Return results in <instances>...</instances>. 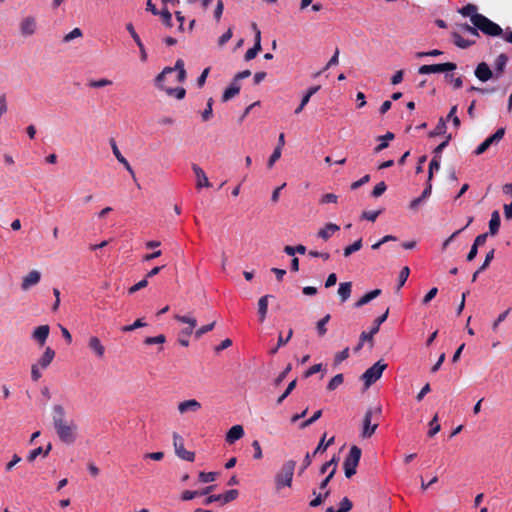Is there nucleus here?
Instances as JSON below:
<instances>
[{"label":"nucleus","instance_id":"obj_1","mask_svg":"<svg viewBox=\"0 0 512 512\" xmlns=\"http://www.w3.org/2000/svg\"><path fill=\"white\" fill-rule=\"evenodd\" d=\"M381 406L370 407L365 412L362 422L361 436L363 438H370L378 427V419L381 415Z\"/></svg>","mask_w":512,"mask_h":512},{"label":"nucleus","instance_id":"obj_2","mask_svg":"<svg viewBox=\"0 0 512 512\" xmlns=\"http://www.w3.org/2000/svg\"><path fill=\"white\" fill-rule=\"evenodd\" d=\"M296 467V461L288 460L283 463L280 470L275 475L276 490H281L283 487H291L293 475Z\"/></svg>","mask_w":512,"mask_h":512},{"label":"nucleus","instance_id":"obj_3","mask_svg":"<svg viewBox=\"0 0 512 512\" xmlns=\"http://www.w3.org/2000/svg\"><path fill=\"white\" fill-rule=\"evenodd\" d=\"M472 24L479 29L483 34L491 37L503 36V29L495 22L491 21L486 16L475 15L472 19Z\"/></svg>","mask_w":512,"mask_h":512},{"label":"nucleus","instance_id":"obj_4","mask_svg":"<svg viewBox=\"0 0 512 512\" xmlns=\"http://www.w3.org/2000/svg\"><path fill=\"white\" fill-rule=\"evenodd\" d=\"M361 453V449L356 445H353L350 448L349 453L343 463L345 476L347 478H351L356 474V469L361 458Z\"/></svg>","mask_w":512,"mask_h":512},{"label":"nucleus","instance_id":"obj_5","mask_svg":"<svg viewBox=\"0 0 512 512\" xmlns=\"http://www.w3.org/2000/svg\"><path fill=\"white\" fill-rule=\"evenodd\" d=\"M387 368V364L383 360L377 361L370 368H368L362 375L361 380L364 382L366 388L370 387L377 380H379Z\"/></svg>","mask_w":512,"mask_h":512},{"label":"nucleus","instance_id":"obj_6","mask_svg":"<svg viewBox=\"0 0 512 512\" xmlns=\"http://www.w3.org/2000/svg\"><path fill=\"white\" fill-rule=\"evenodd\" d=\"M175 70L178 71L177 75V81L178 82H184L186 79V71L184 69V61L182 59H178L175 63L174 67H165L163 71L157 75L155 78V84L159 89H163V83L165 80V77L168 74H172Z\"/></svg>","mask_w":512,"mask_h":512},{"label":"nucleus","instance_id":"obj_7","mask_svg":"<svg viewBox=\"0 0 512 512\" xmlns=\"http://www.w3.org/2000/svg\"><path fill=\"white\" fill-rule=\"evenodd\" d=\"M389 314V309L385 311V313L379 317H377L374 321L373 327L369 332L363 331L360 334V340L357 346L354 348V352H358L362 349L365 341L373 342V336L379 331V328L383 322L386 321Z\"/></svg>","mask_w":512,"mask_h":512},{"label":"nucleus","instance_id":"obj_8","mask_svg":"<svg viewBox=\"0 0 512 512\" xmlns=\"http://www.w3.org/2000/svg\"><path fill=\"white\" fill-rule=\"evenodd\" d=\"M56 433L63 443L68 445L73 444L77 438V425L73 420H70L69 425L60 427V429L57 430Z\"/></svg>","mask_w":512,"mask_h":512},{"label":"nucleus","instance_id":"obj_9","mask_svg":"<svg viewBox=\"0 0 512 512\" xmlns=\"http://www.w3.org/2000/svg\"><path fill=\"white\" fill-rule=\"evenodd\" d=\"M173 444L175 448V453L179 458L190 462L194 461V452L188 451L184 448V440L177 433H174L173 435Z\"/></svg>","mask_w":512,"mask_h":512},{"label":"nucleus","instance_id":"obj_10","mask_svg":"<svg viewBox=\"0 0 512 512\" xmlns=\"http://www.w3.org/2000/svg\"><path fill=\"white\" fill-rule=\"evenodd\" d=\"M505 135V129L499 128L494 134L486 138L474 151V154L479 156L483 154L490 146L497 144Z\"/></svg>","mask_w":512,"mask_h":512},{"label":"nucleus","instance_id":"obj_11","mask_svg":"<svg viewBox=\"0 0 512 512\" xmlns=\"http://www.w3.org/2000/svg\"><path fill=\"white\" fill-rule=\"evenodd\" d=\"M457 68L456 64L453 62L432 64V65H422L418 72L419 74H430V73H440L445 71H453Z\"/></svg>","mask_w":512,"mask_h":512},{"label":"nucleus","instance_id":"obj_12","mask_svg":"<svg viewBox=\"0 0 512 512\" xmlns=\"http://www.w3.org/2000/svg\"><path fill=\"white\" fill-rule=\"evenodd\" d=\"M238 495H239L238 490L231 489V490L226 491L224 494L210 495V496L206 497L204 500V504L209 505L213 502H221V504H226V503H229V502L235 500L238 497Z\"/></svg>","mask_w":512,"mask_h":512},{"label":"nucleus","instance_id":"obj_13","mask_svg":"<svg viewBox=\"0 0 512 512\" xmlns=\"http://www.w3.org/2000/svg\"><path fill=\"white\" fill-rule=\"evenodd\" d=\"M20 33L23 37H29L36 33L37 21L34 16H26L19 23Z\"/></svg>","mask_w":512,"mask_h":512},{"label":"nucleus","instance_id":"obj_14","mask_svg":"<svg viewBox=\"0 0 512 512\" xmlns=\"http://www.w3.org/2000/svg\"><path fill=\"white\" fill-rule=\"evenodd\" d=\"M53 425L55 430H59L60 427H64L65 425H69L70 421H68L65 417V410L62 405H54L53 406Z\"/></svg>","mask_w":512,"mask_h":512},{"label":"nucleus","instance_id":"obj_15","mask_svg":"<svg viewBox=\"0 0 512 512\" xmlns=\"http://www.w3.org/2000/svg\"><path fill=\"white\" fill-rule=\"evenodd\" d=\"M174 318H175V320H177L180 323L188 324V327L181 330L180 335L189 337L193 333V330L197 325V320L194 317H191L188 315H179V314H176L174 316Z\"/></svg>","mask_w":512,"mask_h":512},{"label":"nucleus","instance_id":"obj_16","mask_svg":"<svg viewBox=\"0 0 512 512\" xmlns=\"http://www.w3.org/2000/svg\"><path fill=\"white\" fill-rule=\"evenodd\" d=\"M474 74L481 82H487L494 77L493 71L486 62L479 63L475 68Z\"/></svg>","mask_w":512,"mask_h":512},{"label":"nucleus","instance_id":"obj_17","mask_svg":"<svg viewBox=\"0 0 512 512\" xmlns=\"http://www.w3.org/2000/svg\"><path fill=\"white\" fill-rule=\"evenodd\" d=\"M41 273L37 270L30 271L26 276L23 277L21 282V289L27 291L32 286L37 285L40 282Z\"/></svg>","mask_w":512,"mask_h":512},{"label":"nucleus","instance_id":"obj_18","mask_svg":"<svg viewBox=\"0 0 512 512\" xmlns=\"http://www.w3.org/2000/svg\"><path fill=\"white\" fill-rule=\"evenodd\" d=\"M192 170L195 174V177L197 179L196 187L198 189L200 188H208L211 186V183L208 180V177L206 176L204 170L198 166L197 164H192Z\"/></svg>","mask_w":512,"mask_h":512},{"label":"nucleus","instance_id":"obj_19","mask_svg":"<svg viewBox=\"0 0 512 512\" xmlns=\"http://www.w3.org/2000/svg\"><path fill=\"white\" fill-rule=\"evenodd\" d=\"M201 409V403L196 399H189L178 404V411L180 414L187 412H197Z\"/></svg>","mask_w":512,"mask_h":512},{"label":"nucleus","instance_id":"obj_20","mask_svg":"<svg viewBox=\"0 0 512 512\" xmlns=\"http://www.w3.org/2000/svg\"><path fill=\"white\" fill-rule=\"evenodd\" d=\"M50 327L49 325H40L32 333V338L38 342L40 346H43L49 336Z\"/></svg>","mask_w":512,"mask_h":512},{"label":"nucleus","instance_id":"obj_21","mask_svg":"<svg viewBox=\"0 0 512 512\" xmlns=\"http://www.w3.org/2000/svg\"><path fill=\"white\" fill-rule=\"evenodd\" d=\"M508 63V56L504 53H501L497 56L494 61V78L498 79L504 73L506 66Z\"/></svg>","mask_w":512,"mask_h":512},{"label":"nucleus","instance_id":"obj_22","mask_svg":"<svg viewBox=\"0 0 512 512\" xmlns=\"http://www.w3.org/2000/svg\"><path fill=\"white\" fill-rule=\"evenodd\" d=\"M214 488H215V485H210L202 490H196V491L185 490L181 494V499L183 501H189V500L194 499L195 497L208 495L210 492H212L214 490Z\"/></svg>","mask_w":512,"mask_h":512},{"label":"nucleus","instance_id":"obj_23","mask_svg":"<svg viewBox=\"0 0 512 512\" xmlns=\"http://www.w3.org/2000/svg\"><path fill=\"white\" fill-rule=\"evenodd\" d=\"M88 347L98 358L104 357L105 347L97 336L89 338Z\"/></svg>","mask_w":512,"mask_h":512},{"label":"nucleus","instance_id":"obj_24","mask_svg":"<svg viewBox=\"0 0 512 512\" xmlns=\"http://www.w3.org/2000/svg\"><path fill=\"white\" fill-rule=\"evenodd\" d=\"M395 138V135L392 132H387L384 135L378 136L376 138L377 141L380 143L374 147L373 152L375 154L380 153L382 150L386 149L389 146V141L393 140Z\"/></svg>","mask_w":512,"mask_h":512},{"label":"nucleus","instance_id":"obj_25","mask_svg":"<svg viewBox=\"0 0 512 512\" xmlns=\"http://www.w3.org/2000/svg\"><path fill=\"white\" fill-rule=\"evenodd\" d=\"M244 435V429L241 425L232 426L226 434V441L229 444L234 443L235 441L242 438Z\"/></svg>","mask_w":512,"mask_h":512},{"label":"nucleus","instance_id":"obj_26","mask_svg":"<svg viewBox=\"0 0 512 512\" xmlns=\"http://www.w3.org/2000/svg\"><path fill=\"white\" fill-rule=\"evenodd\" d=\"M340 227L334 223H328L323 228H321L317 235L319 238L323 240H328L335 232L339 231Z\"/></svg>","mask_w":512,"mask_h":512},{"label":"nucleus","instance_id":"obj_27","mask_svg":"<svg viewBox=\"0 0 512 512\" xmlns=\"http://www.w3.org/2000/svg\"><path fill=\"white\" fill-rule=\"evenodd\" d=\"M272 297V295H264L258 300V316L261 323H263L266 319L268 311V299Z\"/></svg>","mask_w":512,"mask_h":512},{"label":"nucleus","instance_id":"obj_28","mask_svg":"<svg viewBox=\"0 0 512 512\" xmlns=\"http://www.w3.org/2000/svg\"><path fill=\"white\" fill-rule=\"evenodd\" d=\"M54 357L55 351L52 348L47 347L36 364H38L42 369H46L51 364Z\"/></svg>","mask_w":512,"mask_h":512},{"label":"nucleus","instance_id":"obj_29","mask_svg":"<svg viewBox=\"0 0 512 512\" xmlns=\"http://www.w3.org/2000/svg\"><path fill=\"white\" fill-rule=\"evenodd\" d=\"M451 36L453 39V43L461 49L469 48L470 46L475 44V40L465 39L458 32H452Z\"/></svg>","mask_w":512,"mask_h":512},{"label":"nucleus","instance_id":"obj_30","mask_svg":"<svg viewBox=\"0 0 512 512\" xmlns=\"http://www.w3.org/2000/svg\"><path fill=\"white\" fill-rule=\"evenodd\" d=\"M500 223H501V219H500L499 211L495 210L492 212L491 218L489 221V234H491L493 236L496 235L499 232Z\"/></svg>","mask_w":512,"mask_h":512},{"label":"nucleus","instance_id":"obj_31","mask_svg":"<svg viewBox=\"0 0 512 512\" xmlns=\"http://www.w3.org/2000/svg\"><path fill=\"white\" fill-rule=\"evenodd\" d=\"M240 85L236 81L233 80V82L230 84L229 87H227L222 95V101L226 102L233 98L234 96L238 95L240 92Z\"/></svg>","mask_w":512,"mask_h":512},{"label":"nucleus","instance_id":"obj_32","mask_svg":"<svg viewBox=\"0 0 512 512\" xmlns=\"http://www.w3.org/2000/svg\"><path fill=\"white\" fill-rule=\"evenodd\" d=\"M380 294H381L380 289L372 290V291L366 293L365 295H363L357 302H355L354 306L356 308H360L363 305H365V304L369 303L370 301H372L373 299H375L376 297H378Z\"/></svg>","mask_w":512,"mask_h":512},{"label":"nucleus","instance_id":"obj_33","mask_svg":"<svg viewBox=\"0 0 512 512\" xmlns=\"http://www.w3.org/2000/svg\"><path fill=\"white\" fill-rule=\"evenodd\" d=\"M352 292V283L351 282H343L340 283L338 288V295L340 297L341 302H346L351 295Z\"/></svg>","mask_w":512,"mask_h":512},{"label":"nucleus","instance_id":"obj_34","mask_svg":"<svg viewBox=\"0 0 512 512\" xmlns=\"http://www.w3.org/2000/svg\"><path fill=\"white\" fill-rule=\"evenodd\" d=\"M325 438H326V433H324V435L322 436V438L320 439L317 447L315 448V450L312 452V455H316L318 453H323L327 450V448L332 445L334 443V440L335 438L334 437H331L327 442H325Z\"/></svg>","mask_w":512,"mask_h":512},{"label":"nucleus","instance_id":"obj_35","mask_svg":"<svg viewBox=\"0 0 512 512\" xmlns=\"http://www.w3.org/2000/svg\"><path fill=\"white\" fill-rule=\"evenodd\" d=\"M458 12L464 17H470L471 22L475 15H481L480 13H477V6L474 4H467L466 6L459 9Z\"/></svg>","mask_w":512,"mask_h":512},{"label":"nucleus","instance_id":"obj_36","mask_svg":"<svg viewBox=\"0 0 512 512\" xmlns=\"http://www.w3.org/2000/svg\"><path fill=\"white\" fill-rule=\"evenodd\" d=\"M169 96H174L177 99H183L186 95V90L183 87L177 88H166L163 85V89Z\"/></svg>","mask_w":512,"mask_h":512},{"label":"nucleus","instance_id":"obj_37","mask_svg":"<svg viewBox=\"0 0 512 512\" xmlns=\"http://www.w3.org/2000/svg\"><path fill=\"white\" fill-rule=\"evenodd\" d=\"M330 318V314H327L317 322L316 330L320 337H323L327 333L326 324L329 322Z\"/></svg>","mask_w":512,"mask_h":512},{"label":"nucleus","instance_id":"obj_38","mask_svg":"<svg viewBox=\"0 0 512 512\" xmlns=\"http://www.w3.org/2000/svg\"><path fill=\"white\" fill-rule=\"evenodd\" d=\"M440 156H434L429 164L428 169V180L431 181L433 177L434 171H438L440 169Z\"/></svg>","mask_w":512,"mask_h":512},{"label":"nucleus","instance_id":"obj_39","mask_svg":"<svg viewBox=\"0 0 512 512\" xmlns=\"http://www.w3.org/2000/svg\"><path fill=\"white\" fill-rule=\"evenodd\" d=\"M362 248V239L356 240L353 244L344 248L343 254L349 257L352 253L359 251Z\"/></svg>","mask_w":512,"mask_h":512},{"label":"nucleus","instance_id":"obj_40","mask_svg":"<svg viewBox=\"0 0 512 512\" xmlns=\"http://www.w3.org/2000/svg\"><path fill=\"white\" fill-rule=\"evenodd\" d=\"M344 381L343 374H337L335 375L327 384V390L333 391L336 388H338Z\"/></svg>","mask_w":512,"mask_h":512},{"label":"nucleus","instance_id":"obj_41","mask_svg":"<svg viewBox=\"0 0 512 512\" xmlns=\"http://www.w3.org/2000/svg\"><path fill=\"white\" fill-rule=\"evenodd\" d=\"M456 112H457V105H454V106L451 107V109H450V111H449V113L447 115L446 121L451 120L453 125H454V127L455 128H459L461 122H460L459 117L456 115Z\"/></svg>","mask_w":512,"mask_h":512},{"label":"nucleus","instance_id":"obj_42","mask_svg":"<svg viewBox=\"0 0 512 512\" xmlns=\"http://www.w3.org/2000/svg\"><path fill=\"white\" fill-rule=\"evenodd\" d=\"M430 429L428 431V436H435L441 429L440 424L438 423V416L435 415L432 420L429 422Z\"/></svg>","mask_w":512,"mask_h":512},{"label":"nucleus","instance_id":"obj_43","mask_svg":"<svg viewBox=\"0 0 512 512\" xmlns=\"http://www.w3.org/2000/svg\"><path fill=\"white\" fill-rule=\"evenodd\" d=\"M251 26L255 32V43H254V46L252 47V49L258 53L259 51H261V31L257 27L256 23H252Z\"/></svg>","mask_w":512,"mask_h":512},{"label":"nucleus","instance_id":"obj_44","mask_svg":"<svg viewBox=\"0 0 512 512\" xmlns=\"http://www.w3.org/2000/svg\"><path fill=\"white\" fill-rule=\"evenodd\" d=\"M212 105H213V99L209 98L207 101V107L201 113L202 121L206 122L211 119V117L213 115Z\"/></svg>","mask_w":512,"mask_h":512},{"label":"nucleus","instance_id":"obj_45","mask_svg":"<svg viewBox=\"0 0 512 512\" xmlns=\"http://www.w3.org/2000/svg\"><path fill=\"white\" fill-rule=\"evenodd\" d=\"M216 477H217L216 472H200L199 476H198L199 481L202 483L213 482V481H215Z\"/></svg>","mask_w":512,"mask_h":512},{"label":"nucleus","instance_id":"obj_46","mask_svg":"<svg viewBox=\"0 0 512 512\" xmlns=\"http://www.w3.org/2000/svg\"><path fill=\"white\" fill-rule=\"evenodd\" d=\"M322 416V410H317L309 419L303 421L300 424V429H305L308 426L312 425Z\"/></svg>","mask_w":512,"mask_h":512},{"label":"nucleus","instance_id":"obj_47","mask_svg":"<svg viewBox=\"0 0 512 512\" xmlns=\"http://www.w3.org/2000/svg\"><path fill=\"white\" fill-rule=\"evenodd\" d=\"M215 324H216V322L213 321V322H211V323H209L207 325H204V326L200 327L199 329H197L195 331V337L197 339L201 338L204 334H206V333L210 332L211 330H213L214 327H215Z\"/></svg>","mask_w":512,"mask_h":512},{"label":"nucleus","instance_id":"obj_48","mask_svg":"<svg viewBox=\"0 0 512 512\" xmlns=\"http://www.w3.org/2000/svg\"><path fill=\"white\" fill-rule=\"evenodd\" d=\"M296 383L297 381L296 379H294L288 384L284 393L277 399L278 405H280L284 401V399L287 398L290 395V393L295 389Z\"/></svg>","mask_w":512,"mask_h":512},{"label":"nucleus","instance_id":"obj_49","mask_svg":"<svg viewBox=\"0 0 512 512\" xmlns=\"http://www.w3.org/2000/svg\"><path fill=\"white\" fill-rule=\"evenodd\" d=\"M472 221H473V218H472V217H470V218H469V220H468V223H467V225H466L465 227H463V228H461V229H459V230L455 231V232H454L450 237H448V238L443 242V244H442V250H443V251H444V250H446V249H447V247H448V245L451 243V241H452V240H453V239H454L458 234H460V233H461V232H462L466 227H468V226L471 224V222H472Z\"/></svg>","mask_w":512,"mask_h":512},{"label":"nucleus","instance_id":"obj_50","mask_svg":"<svg viewBox=\"0 0 512 512\" xmlns=\"http://www.w3.org/2000/svg\"><path fill=\"white\" fill-rule=\"evenodd\" d=\"M330 495V491H325L324 494H318L313 500L310 501L309 505L313 508L320 506L323 501Z\"/></svg>","mask_w":512,"mask_h":512},{"label":"nucleus","instance_id":"obj_51","mask_svg":"<svg viewBox=\"0 0 512 512\" xmlns=\"http://www.w3.org/2000/svg\"><path fill=\"white\" fill-rule=\"evenodd\" d=\"M166 341V337L163 334L154 336V337H146L144 340V344L153 345V344H163Z\"/></svg>","mask_w":512,"mask_h":512},{"label":"nucleus","instance_id":"obj_52","mask_svg":"<svg viewBox=\"0 0 512 512\" xmlns=\"http://www.w3.org/2000/svg\"><path fill=\"white\" fill-rule=\"evenodd\" d=\"M167 27H172V14L167 8H163L159 14Z\"/></svg>","mask_w":512,"mask_h":512},{"label":"nucleus","instance_id":"obj_53","mask_svg":"<svg viewBox=\"0 0 512 512\" xmlns=\"http://www.w3.org/2000/svg\"><path fill=\"white\" fill-rule=\"evenodd\" d=\"M409 274H410L409 267L405 266L401 269L400 274H399V279H398V289H400L405 284V282L407 281V279L409 277Z\"/></svg>","mask_w":512,"mask_h":512},{"label":"nucleus","instance_id":"obj_54","mask_svg":"<svg viewBox=\"0 0 512 512\" xmlns=\"http://www.w3.org/2000/svg\"><path fill=\"white\" fill-rule=\"evenodd\" d=\"M338 458L337 457H333L330 461H327L325 462L321 468H320V473L321 474H324L327 472V470L332 466V468H335V471L337 470V464H338Z\"/></svg>","mask_w":512,"mask_h":512},{"label":"nucleus","instance_id":"obj_55","mask_svg":"<svg viewBox=\"0 0 512 512\" xmlns=\"http://www.w3.org/2000/svg\"><path fill=\"white\" fill-rule=\"evenodd\" d=\"M387 189L385 182L381 181L375 185L371 195L375 198L380 197Z\"/></svg>","mask_w":512,"mask_h":512},{"label":"nucleus","instance_id":"obj_56","mask_svg":"<svg viewBox=\"0 0 512 512\" xmlns=\"http://www.w3.org/2000/svg\"><path fill=\"white\" fill-rule=\"evenodd\" d=\"M349 348L346 347L345 349H343L342 351L338 352L336 355H335V358H334V364L335 365H339L341 362H343L344 360H346L348 357H349Z\"/></svg>","mask_w":512,"mask_h":512},{"label":"nucleus","instance_id":"obj_57","mask_svg":"<svg viewBox=\"0 0 512 512\" xmlns=\"http://www.w3.org/2000/svg\"><path fill=\"white\" fill-rule=\"evenodd\" d=\"M82 35H83V33H82V30L80 28H74L71 32H69L68 34H66L63 37V41L64 42H70L71 40H73L75 38L82 37Z\"/></svg>","mask_w":512,"mask_h":512},{"label":"nucleus","instance_id":"obj_58","mask_svg":"<svg viewBox=\"0 0 512 512\" xmlns=\"http://www.w3.org/2000/svg\"><path fill=\"white\" fill-rule=\"evenodd\" d=\"M460 29L463 31V32H466L474 37H479V29L477 27H475L474 25L471 26L467 23L465 24H461L460 25Z\"/></svg>","mask_w":512,"mask_h":512},{"label":"nucleus","instance_id":"obj_59","mask_svg":"<svg viewBox=\"0 0 512 512\" xmlns=\"http://www.w3.org/2000/svg\"><path fill=\"white\" fill-rule=\"evenodd\" d=\"M146 323L142 321V319H137L133 324L126 325L121 328L123 332H130L137 328L145 327Z\"/></svg>","mask_w":512,"mask_h":512},{"label":"nucleus","instance_id":"obj_60","mask_svg":"<svg viewBox=\"0 0 512 512\" xmlns=\"http://www.w3.org/2000/svg\"><path fill=\"white\" fill-rule=\"evenodd\" d=\"M111 84H112L111 80L103 78V79H99V80L90 81L88 85H89V87H92V88H102V87H105V86H108Z\"/></svg>","mask_w":512,"mask_h":512},{"label":"nucleus","instance_id":"obj_61","mask_svg":"<svg viewBox=\"0 0 512 512\" xmlns=\"http://www.w3.org/2000/svg\"><path fill=\"white\" fill-rule=\"evenodd\" d=\"M445 131H446V120L443 118H440L435 127V130L431 133V136L443 134V133H445Z\"/></svg>","mask_w":512,"mask_h":512},{"label":"nucleus","instance_id":"obj_62","mask_svg":"<svg viewBox=\"0 0 512 512\" xmlns=\"http://www.w3.org/2000/svg\"><path fill=\"white\" fill-rule=\"evenodd\" d=\"M223 10H224V3L222 0H218L217 3H216V6H215V10H214V18L216 19V21H220L221 19V16L223 14Z\"/></svg>","mask_w":512,"mask_h":512},{"label":"nucleus","instance_id":"obj_63","mask_svg":"<svg viewBox=\"0 0 512 512\" xmlns=\"http://www.w3.org/2000/svg\"><path fill=\"white\" fill-rule=\"evenodd\" d=\"M352 502L349 498L344 497L340 502L339 511L340 512H348L352 509Z\"/></svg>","mask_w":512,"mask_h":512},{"label":"nucleus","instance_id":"obj_64","mask_svg":"<svg viewBox=\"0 0 512 512\" xmlns=\"http://www.w3.org/2000/svg\"><path fill=\"white\" fill-rule=\"evenodd\" d=\"M338 200V196L336 194H333V193H327V194H324L321 199H320V203L321 204H327V203H336Z\"/></svg>","mask_w":512,"mask_h":512}]
</instances>
